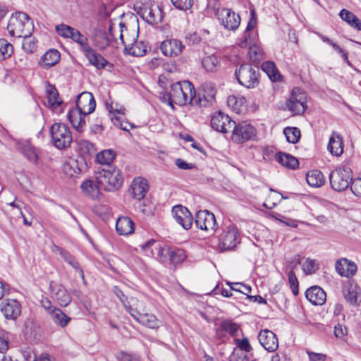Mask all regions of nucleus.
Returning a JSON list of instances; mask_svg holds the SVG:
<instances>
[{
	"instance_id": "1",
	"label": "nucleus",
	"mask_w": 361,
	"mask_h": 361,
	"mask_svg": "<svg viewBox=\"0 0 361 361\" xmlns=\"http://www.w3.org/2000/svg\"><path fill=\"white\" fill-rule=\"evenodd\" d=\"M195 97V88L189 81L177 82L171 85L169 92L163 93L161 99L173 108V104L183 106Z\"/></svg>"
},
{
	"instance_id": "2",
	"label": "nucleus",
	"mask_w": 361,
	"mask_h": 361,
	"mask_svg": "<svg viewBox=\"0 0 361 361\" xmlns=\"http://www.w3.org/2000/svg\"><path fill=\"white\" fill-rule=\"evenodd\" d=\"M95 178L100 188L106 191L118 190L123 184L121 171L114 166H109L108 169L99 167L95 173Z\"/></svg>"
},
{
	"instance_id": "3",
	"label": "nucleus",
	"mask_w": 361,
	"mask_h": 361,
	"mask_svg": "<svg viewBox=\"0 0 361 361\" xmlns=\"http://www.w3.org/2000/svg\"><path fill=\"white\" fill-rule=\"evenodd\" d=\"M7 29L13 37H27L31 35L34 25L27 14L23 12H17L11 17Z\"/></svg>"
},
{
	"instance_id": "4",
	"label": "nucleus",
	"mask_w": 361,
	"mask_h": 361,
	"mask_svg": "<svg viewBox=\"0 0 361 361\" xmlns=\"http://www.w3.org/2000/svg\"><path fill=\"white\" fill-rule=\"evenodd\" d=\"M238 82L247 88H253L259 83V69L248 63L240 65L235 71Z\"/></svg>"
},
{
	"instance_id": "5",
	"label": "nucleus",
	"mask_w": 361,
	"mask_h": 361,
	"mask_svg": "<svg viewBox=\"0 0 361 361\" xmlns=\"http://www.w3.org/2000/svg\"><path fill=\"white\" fill-rule=\"evenodd\" d=\"M149 189L148 182L142 178H135L131 185V194L133 198L139 200L138 207L145 214H152V208L147 205L144 199Z\"/></svg>"
},
{
	"instance_id": "6",
	"label": "nucleus",
	"mask_w": 361,
	"mask_h": 361,
	"mask_svg": "<svg viewBox=\"0 0 361 361\" xmlns=\"http://www.w3.org/2000/svg\"><path fill=\"white\" fill-rule=\"evenodd\" d=\"M50 133L54 145L59 149L69 147L73 140L70 129L63 123L53 124Z\"/></svg>"
},
{
	"instance_id": "7",
	"label": "nucleus",
	"mask_w": 361,
	"mask_h": 361,
	"mask_svg": "<svg viewBox=\"0 0 361 361\" xmlns=\"http://www.w3.org/2000/svg\"><path fill=\"white\" fill-rule=\"evenodd\" d=\"M142 304L137 302L134 307H128V312L142 325L152 329H157L161 322L152 314L145 313L141 310Z\"/></svg>"
},
{
	"instance_id": "8",
	"label": "nucleus",
	"mask_w": 361,
	"mask_h": 361,
	"mask_svg": "<svg viewBox=\"0 0 361 361\" xmlns=\"http://www.w3.org/2000/svg\"><path fill=\"white\" fill-rule=\"evenodd\" d=\"M240 238L238 228L230 225L223 231L219 239V248L221 251L234 249L240 243Z\"/></svg>"
},
{
	"instance_id": "9",
	"label": "nucleus",
	"mask_w": 361,
	"mask_h": 361,
	"mask_svg": "<svg viewBox=\"0 0 361 361\" xmlns=\"http://www.w3.org/2000/svg\"><path fill=\"white\" fill-rule=\"evenodd\" d=\"M232 140L236 143H243L252 140L257 134L256 129L247 121L235 123L233 127Z\"/></svg>"
},
{
	"instance_id": "10",
	"label": "nucleus",
	"mask_w": 361,
	"mask_h": 361,
	"mask_svg": "<svg viewBox=\"0 0 361 361\" xmlns=\"http://www.w3.org/2000/svg\"><path fill=\"white\" fill-rule=\"evenodd\" d=\"M307 95L300 88L295 87L286 102L288 109L295 114H303L307 109Z\"/></svg>"
},
{
	"instance_id": "11",
	"label": "nucleus",
	"mask_w": 361,
	"mask_h": 361,
	"mask_svg": "<svg viewBox=\"0 0 361 361\" xmlns=\"http://www.w3.org/2000/svg\"><path fill=\"white\" fill-rule=\"evenodd\" d=\"M215 15L224 27L228 30L237 29L240 23V18L230 8H217Z\"/></svg>"
},
{
	"instance_id": "12",
	"label": "nucleus",
	"mask_w": 361,
	"mask_h": 361,
	"mask_svg": "<svg viewBox=\"0 0 361 361\" xmlns=\"http://www.w3.org/2000/svg\"><path fill=\"white\" fill-rule=\"evenodd\" d=\"M341 293L345 301L353 306H358V297L361 295V288L355 280L346 279L341 283Z\"/></svg>"
},
{
	"instance_id": "13",
	"label": "nucleus",
	"mask_w": 361,
	"mask_h": 361,
	"mask_svg": "<svg viewBox=\"0 0 361 361\" xmlns=\"http://www.w3.org/2000/svg\"><path fill=\"white\" fill-rule=\"evenodd\" d=\"M140 247L147 255H154V249H155L157 250V257L160 262L165 264L169 261L171 247H161L153 239L141 245Z\"/></svg>"
},
{
	"instance_id": "14",
	"label": "nucleus",
	"mask_w": 361,
	"mask_h": 361,
	"mask_svg": "<svg viewBox=\"0 0 361 361\" xmlns=\"http://www.w3.org/2000/svg\"><path fill=\"white\" fill-rule=\"evenodd\" d=\"M202 90L204 93L202 96L197 97L195 93V97L191 99V105L207 106L212 104L216 92L214 85L212 82H205L202 85Z\"/></svg>"
},
{
	"instance_id": "15",
	"label": "nucleus",
	"mask_w": 361,
	"mask_h": 361,
	"mask_svg": "<svg viewBox=\"0 0 361 361\" xmlns=\"http://www.w3.org/2000/svg\"><path fill=\"white\" fill-rule=\"evenodd\" d=\"M234 125L235 121L221 111L215 113L211 118L212 128L220 133H226L233 128Z\"/></svg>"
},
{
	"instance_id": "16",
	"label": "nucleus",
	"mask_w": 361,
	"mask_h": 361,
	"mask_svg": "<svg viewBox=\"0 0 361 361\" xmlns=\"http://www.w3.org/2000/svg\"><path fill=\"white\" fill-rule=\"evenodd\" d=\"M195 224L201 230L214 232L216 229L215 216L207 210L199 211L196 213Z\"/></svg>"
},
{
	"instance_id": "17",
	"label": "nucleus",
	"mask_w": 361,
	"mask_h": 361,
	"mask_svg": "<svg viewBox=\"0 0 361 361\" xmlns=\"http://www.w3.org/2000/svg\"><path fill=\"white\" fill-rule=\"evenodd\" d=\"M96 106V102L93 94L89 92H83L80 94L76 99V108L87 116L92 113Z\"/></svg>"
},
{
	"instance_id": "18",
	"label": "nucleus",
	"mask_w": 361,
	"mask_h": 361,
	"mask_svg": "<svg viewBox=\"0 0 361 361\" xmlns=\"http://www.w3.org/2000/svg\"><path fill=\"white\" fill-rule=\"evenodd\" d=\"M184 48L182 42L177 39H166L160 45L163 54L170 57L180 55Z\"/></svg>"
},
{
	"instance_id": "19",
	"label": "nucleus",
	"mask_w": 361,
	"mask_h": 361,
	"mask_svg": "<svg viewBox=\"0 0 361 361\" xmlns=\"http://www.w3.org/2000/svg\"><path fill=\"white\" fill-rule=\"evenodd\" d=\"M172 214L177 223L185 229H188L192 224V216L190 211L182 205L174 206L172 209Z\"/></svg>"
},
{
	"instance_id": "20",
	"label": "nucleus",
	"mask_w": 361,
	"mask_h": 361,
	"mask_svg": "<svg viewBox=\"0 0 361 361\" xmlns=\"http://www.w3.org/2000/svg\"><path fill=\"white\" fill-rule=\"evenodd\" d=\"M260 344L269 352H275L279 348L276 335L270 330H262L258 335Z\"/></svg>"
},
{
	"instance_id": "21",
	"label": "nucleus",
	"mask_w": 361,
	"mask_h": 361,
	"mask_svg": "<svg viewBox=\"0 0 361 361\" xmlns=\"http://www.w3.org/2000/svg\"><path fill=\"white\" fill-rule=\"evenodd\" d=\"M250 14L251 17L247 23L246 30L242 37V39H240L238 42V45L241 48H249L252 45L257 44L255 35L250 32V31L255 27L257 22L255 16V11L252 10Z\"/></svg>"
},
{
	"instance_id": "22",
	"label": "nucleus",
	"mask_w": 361,
	"mask_h": 361,
	"mask_svg": "<svg viewBox=\"0 0 361 361\" xmlns=\"http://www.w3.org/2000/svg\"><path fill=\"white\" fill-rule=\"evenodd\" d=\"M49 288L53 297L61 306H67L71 302V297L61 284L51 281Z\"/></svg>"
},
{
	"instance_id": "23",
	"label": "nucleus",
	"mask_w": 361,
	"mask_h": 361,
	"mask_svg": "<svg viewBox=\"0 0 361 361\" xmlns=\"http://www.w3.org/2000/svg\"><path fill=\"white\" fill-rule=\"evenodd\" d=\"M1 311L6 319L14 320L20 315L21 307L16 300H5L1 302Z\"/></svg>"
},
{
	"instance_id": "24",
	"label": "nucleus",
	"mask_w": 361,
	"mask_h": 361,
	"mask_svg": "<svg viewBox=\"0 0 361 361\" xmlns=\"http://www.w3.org/2000/svg\"><path fill=\"white\" fill-rule=\"evenodd\" d=\"M83 53L90 63L97 69H102L106 66H110V67H112V64H110L100 54L97 53L91 47L87 49H85Z\"/></svg>"
},
{
	"instance_id": "25",
	"label": "nucleus",
	"mask_w": 361,
	"mask_h": 361,
	"mask_svg": "<svg viewBox=\"0 0 361 361\" xmlns=\"http://www.w3.org/2000/svg\"><path fill=\"white\" fill-rule=\"evenodd\" d=\"M306 298L314 305H322L326 301V293L319 286H312L305 292Z\"/></svg>"
},
{
	"instance_id": "26",
	"label": "nucleus",
	"mask_w": 361,
	"mask_h": 361,
	"mask_svg": "<svg viewBox=\"0 0 361 361\" xmlns=\"http://www.w3.org/2000/svg\"><path fill=\"white\" fill-rule=\"evenodd\" d=\"M357 270V264L347 258L340 259V276H345L348 279L353 277Z\"/></svg>"
},
{
	"instance_id": "27",
	"label": "nucleus",
	"mask_w": 361,
	"mask_h": 361,
	"mask_svg": "<svg viewBox=\"0 0 361 361\" xmlns=\"http://www.w3.org/2000/svg\"><path fill=\"white\" fill-rule=\"evenodd\" d=\"M142 16L149 24H158L162 20V12L159 6L145 8Z\"/></svg>"
},
{
	"instance_id": "28",
	"label": "nucleus",
	"mask_w": 361,
	"mask_h": 361,
	"mask_svg": "<svg viewBox=\"0 0 361 361\" xmlns=\"http://www.w3.org/2000/svg\"><path fill=\"white\" fill-rule=\"evenodd\" d=\"M85 116L77 108L70 110L68 114L73 127L78 132H82V128L85 125Z\"/></svg>"
},
{
	"instance_id": "29",
	"label": "nucleus",
	"mask_w": 361,
	"mask_h": 361,
	"mask_svg": "<svg viewBox=\"0 0 361 361\" xmlns=\"http://www.w3.org/2000/svg\"><path fill=\"white\" fill-rule=\"evenodd\" d=\"M60 60V53L56 49L47 51L40 59L39 64L44 68L55 66Z\"/></svg>"
},
{
	"instance_id": "30",
	"label": "nucleus",
	"mask_w": 361,
	"mask_h": 361,
	"mask_svg": "<svg viewBox=\"0 0 361 361\" xmlns=\"http://www.w3.org/2000/svg\"><path fill=\"white\" fill-rule=\"evenodd\" d=\"M116 229L119 235L131 234L134 231V223L129 217H120L116 221Z\"/></svg>"
},
{
	"instance_id": "31",
	"label": "nucleus",
	"mask_w": 361,
	"mask_h": 361,
	"mask_svg": "<svg viewBox=\"0 0 361 361\" xmlns=\"http://www.w3.org/2000/svg\"><path fill=\"white\" fill-rule=\"evenodd\" d=\"M340 18L351 27L361 31V20L353 13L342 9L340 11Z\"/></svg>"
},
{
	"instance_id": "32",
	"label": "nucleus",
	"mask_w": 361,
	"mask_h": 361,
	"mask_svg": "<svg viewBox=\"0 0 361 361\" xmlns=\"http://www.w3.org/2000/svg\"><path fill=\"white\" fill-rule=\"evenodd\" d=\"M276 160L282 166L291 169H295L299 164L295 157L284 152L276 153Z\"/></svg>"
},
{
	"instance_id": "33",
	"label": "nucleus",
	"mask_w": 361,
	"mask_h": 361,
	"mask_svg": "<svg viewBox=\"0 0 361 361\" xmlns=\"http://www.w3.org/2000/svg\"><path fill=\"white\" fill-rule=\"evenodd\" d=\"M306 180L309 185L314 188L321 187L325 183L324 175L319 170L309 171L306 175Z\"/></svg>"
},
{
	"instance_id": "34",
	"label": "nucleus",
	"mask_w": 361,
	"mask_h": 361,
	"mask_svg": "<svg viewBox=\"0 0 361 361\" xmlns=\"http://www.w3.org/2000/svg\"><path fill=\"white\" fill-rule=\"evenodd\" d=\"M78 147L81 155L85 159H90L97 152L94 145L86 140H80L78 142Z\"/></svg>"
},
{
	"instance_id": "35",
	"label": "nucleus",
	"mask_w": 361,
	"mask_h": 361,
	"mask_svg": "<svg viewBox=\"0 0 361 361\" xmlns=\"http://www.w3.org/2000/svg\"><path fill=\"white\" fill-rule=\"evenodd\" d=\"M80 188L82 190L90 197L93 199L99 197L100 194L99 188H101L98 183H95L93 180H87L84 181Z\"/></svg>"
},
{
	"instance_id": "36",
	"label": "nucleus",
	"mask_w": 361,
	"mask_h": 361,
	"mask_svg": "<svg viewBox=\"0 0 361 361\" xmlns=\"http://www.w3.org/2000/svg\"><path fill=\"white\" fill-rule=\"evenodd\" d=\"M50 315L53 322L62 328L66 326L71 319L61 310L56 307L50 312Z\"/></svg>"
},
{
	"instance_id": "37",
	"label": "nucleus",
	"mask_w": 361,
	"mask_h": 361,
	"mask_svg": "<svg viewBox=\"0 0 361 361\" xmlns=\"http://www.w3.org/2000/svg\"><path fill=\"white\" fill-rule=\"evenodd\" d=\"M116 153L111 149L102 150L96 155L97 161L103 166L104 168L108 169L109 166H111L110 164L115 159Z\"/></svg>"
},
{
	"instance_id": "38",
	"label": "nucleus",
	"mask_w": 361,
	"mask_h": 361,
	"mask_svg": "<svg viewBox=\"0 0 361 361\" xmlns=\"http://www.w3.org/2000/svg\"><path fill=\"white\" fill-rule=\"evenodd\" d=\"M94 45L100 50L105 49L110 44V39L106 32L98 31L93 38Z\"/></svg>"
},
{
	"instance_id": "39",
	"label": "nucleus",
	"mask_w": 361,
	"mask_h": 361,
	"mask_svg": "<svg viewBox=\"0 0 361 361\" xmlns=\"http://www.w3.org/2000/svg\"><path fill=\"white\" fill-rule=\"evenodd\" d=\"M48 104L50 106L56 108L61 104L59 98V93L56 87L53 85H49L46 90Z\"/></svg>"
},
{
	"instance_id": "40",
	"label": "nucleus",
	"mask_w": 361,
	"mask_h": 361,
	"mask_svg": "<svg viewBox=\"0 0 361 361\" xmlns=\"http://www.w3.org/2000/svg\"><path fill=\"white\" fill-rule=\"evenodd\" d=\"M262 69L267 74L269 78L274 81L277 80L280 76L275 63L272 61H267L264 62L262 64Z\"/></svg>"
},
{
	"instance_id": "41",
	"label": "nucleus",
	"mask_w": 361,
	"mask_h": 361,
	"mask_svg": "<svg viewBox=\"0 0 361 361\" xmlns=\"http://www.w3.org/2000/svg\"><path fill=\"white\" fill-rule=\"evenodd\" d=\"M286 140L293 144L298 142L300 137V130L296 127H286L283 130Z\"/></svg>"
},
{
	"instance_id": "42",
	"label": "nucleus",
	"mask_w": 361,
	"mask_h": 361,
	"mask_svg": "<svg viewBox=\"0 0 361 361\" xmlns=\"http://www.w3.org/2000/svg\"><path fill=\"white\" fill-rule=\"evenodd\" d=\"M13 52V45L5 39H0V61L9 58Z\"/></svg>"
},
{
	"instance_id": "43",
	"label": "nucleus",
	"mask_w": 361,
	"mask_h": 361,
	"mask_svg": "<svg viewBox=\"0 0 361 361\" xmlns=\"http://www.w3.org/2000/svg\"><path fill=\"white\" fill-rule=\"evenodd\" d=\"M353 181V172L350 167L344 166L343 167L342 177L340 180V191L345 190L349 183Z\"/></svg>"
},
{
	"instance_id": "44",
	"label": "nucleus",
	"mask_w": 361,
	"mask_h": 361,
	"mask_svg": "<svg viewBox=\"0 0 361 361\" xmlns=\"http://www.w3.org/2000/svg\"><path fill=\"white\" fill-rule=\"evenodd\" d=\"M219 63L217 56L214 54L204 56L202 61V66L207 71H214Z\"/></svg>"
},
{
	"instance_id": "45",
	"label": "nucleus",
	"mask_w": 361,
	"mask_h": 361,
	"mask_svg": "<svg viewBox=\"0 0 361 361\" xmlns=\"http://www.w3.org/2000/svg\"><path fill=\"white\" fill-rule=\"evenodd\" d=\"M71 39H72L75 42L78 43L80 46V49L82 52H84L85 49H87L90 47L88 44L87 38L75 28L73 30V35L71 36Z\"/></svg>"
},
{
	"instance_id": "46",
	"label": "nucleus",
	"mask_w": 361,
	"mask_h": 361,
	"mask_svg": "<svg viewBox=\"0 0 361 361\" xmlns=\"http://www.w3.org/2000/svg\"><path fill=\"white\" fill-rule=\"evenodd\" d=\"M23 37V42L22 47L23 50L28 54L35 52L37 48V41L34 37H31V35Z\"/></svg>"
},
{
	"instance_id": "47",
	"label": "nucleus",
	"mask_w": 361,
	"mask_h": 361,
	"mask_svg": "<svg viewBox=\"0 0 361 361\" xmlns=\"http://www.w3.org/2000/svg\"><path fill=\"white\" fill-rule=\"evenodd\" d=\"M185 258V252L181 249H171L170 250V255L169 261L173 265H176L181 263Z\"/></svg>"
},
{
	"instance_id": "48",
	"label": "nucleus",
	"mask_w": 361,
	"mask_h": 361,
	"mask_svg": "<svg viewBox=\"0 0 361 361\" xmlns=\"http://www.w3.org/2000/svg\"><path fill=\"white\" fill-rule=\"evenodd\" d=\"M220 325L221 330H224V332H226L232 336H235L239 329L238 324L229 319L223 320L220 323Z\"/></svg>"
},
{
	"instance_id": "49",
	"label": "nucleus",
	"mask_w": 361,
	"mask_h": 361,
	"mask_svg": "<svg viewBox=\"0 0 361 361\" xmlns=\"http://www.w3.org/2000/svg\"><path fill=\"white\" fill-rule=\"evenodd\" d=\"M319 268V265L315 259L307 258L302 264V269L306 274H312Z\"/></svg>"
},
{
	"instance_id": "50",
	"label": "nucleus",
	"mask_w": 361,
	"mask_h": 361,
	"mask_svg": "<svg viewBox=\"0 0 361 361\" xmlns=\"http://www.w3.org/2000/svg\"><path fill=\"white\" fill-rule=\"evenodd\" d=\"M147 47L142 42H137L130 48V54L135 56H142L147 53Z\"/></svg>"
},
{
	"instance_id": "51",
	"label": "nucleus",
	"mask_w": 361,
	"mask_h": 361,
	"mask_svg": "<svg viewBox=\"0 0 361 361\" xmlns=\"http://www.w3.org/2000/svg\"><path fill=\"white\" fill-rule=\"evenodd\" d=\"M114 293L119 298L121 302L123 304L126 309L128 310V307H134L136 304H134V299L132 298L130 302L127 301V296L119 289L117 286H114L113 289Z\"/></svg>"
},
{
	"instance_id": "52",
	"label": "nucleus",
	"mask_w": 361,
	"mask_h": 361,
	"mask_svg": "<svg viewBox=\"0 0 361 361\" xmlns=\"http://www.w3.org/2000/svg\"><path fill=\"white\" fill-rule=\"evenodd\" d=\"M61 255L67 263L72 266L75 269L79 271L81 275L83 276V271L80 268L79 263L76 261L73 256H72L69 252L66 251L61 252Z\"/></svg>"
},
{
	"instance_id": "53",
	"label": "nucleus",
	"mask_w": 361,
	"mask_h": 361,
	"mask_svg": "<svg viewBox=\"0 0 361 361\" xmlns=\"http://www.w3.org/2000/svg\"><path fill=\"white\" fill-rule=\"evenodd\" d=\"M248 49L247 54L253 62H259L262 59V51L257 44L250 47Z\"/></svg>"
},
{
	"instance_id": "54",
	"label": "nucleus",
	"mask_w": 361,
	"mask_h": 361,
	"mask_svg": "<svg viewBox=\"0 0 361 361\" xmlns=\"http://www.w3.org/2000/svg\"><path fill=\"white\" fill-rule=\"evenodd\" d=\"M23 153L27 159L32 163H37L38 160V156L30 144H26L23 148Z\"/></svg>"
},
{
	"instance_id": "55",
	"label": "nucleus",
	"mask_w": 361,
	"mask_h": 361,
	"mask_svg": "<svg viewBox=\"0 0 361 361\" xmlns=\"http://www.w3.org/2000/svg\"><path fill=\"white\" fill-rule=\"evenodd\" d=\"M227 284L230 286L231 290L234 291L240 292L243 294L248 295V293L251 292V287L245 285L242 283H231L228 282Z\"/></svg>"
},
{
	"instance_id": "56",
	"label": "nucleus",
	"mask_w": 361,
	"mask_h": 361,
	"mask_svg": "<svg viewBox=\"0 0 361 361\" xmlns=\"http://www.w3.org/2000/svg\"><path fill=\"white\" fill-rule=\"evenodd\" d=\"M74 28L65 24H61L56 27L57 33L65 38H71Z\"/></svg>"
},
{
	"instance_id": "57",
	"label": "nucleus",
	"mask_w": 361,
	"mask_h": 361,
	"mask_svg": "<svg viewBox=\"0 0 361 361\" xmlns=\"http://www.w3.org/2000/svg\"><path fill=\"white\" fill-rule=\"evenodd\" d=\"M288 282L290 283V286L291 288V290L295 296L298 295V281L296 277L295 274L293 270H291L288 273Z\"/></svg>"
},
{
	"instance_id": "58",
	"label": "nucleus",
	"mask_w": 361,
	"mask_h": 361,
	"mask_svg": "<svg viewBox=\"0 0 361 361\" xmlns=\"http://www.w3.org/2000/svg\"><path fill=\"white\" fill-rule=\"evenodd\" d=\"M173 5L180 10H188L192 6L193 0H171Z\"/></svg>"
},
{
	"instance_id": "59",
	"label": "nucleus",
	"mask_w": 361,
	"mask_h": 361,
	"mask_svg": "<svg viewBox=\"0 0 361 361\" xmlns=\"http://www.w3.org/2000/svg\"><path fill=\"white\" fill-rule=\"evenodd\" d=\"M109 118L111 120L113 124L120 128L121 129L128 131V129L126 127H123V121H121V117L115 116L111 111H109Z\"/></svg>"
},
{
	"instance_id": "60",
	"label": "nucleus",
	"mask_w": 361,
	"mask_h": 361,
	"mask_svg": "<svg viewBox=\"0 0 361 361\" xmlns=\"http://www.w3.org/2000/svg\"><path fill=\"white\" fill-rule=\"evenodd\" d=\"M350 190L355 195L361 196V178L353 179Z\"/></svg>"
},
{
	"instance_id": "61",
	"label": "nucleus",
	"mask_w": 361,
	"mask_h": 361,
	"mask_svg": "<svg viewBox=\"0 0 361 361\" xmlns=\"http://www.w3.org/2000/svg\"><path fill=\"white\" fill-rule=\"evenodd\" d=\"M336 138H338V135L336 132H334L329 138V141L327 145V149L332 155L338 157V153L336 151L334 150L333 147V144L336 142Z\"/></svg>"
},
{
	"instance_id": "62",
	"label": "nucleus",
	"mask_w": 361,
	"mask_h": 361,
	"mask_svg": "<svg viewBox=\"0 0 361 361\" xmlns=\"http://www.w3.org/2000/svg\"><path fill=\"white\" fill-rule=\"evenodd\" d=\"M310 361H324L326 360V355L322 353H317L310 350L307 351Z\"/></svg>"
},
{
	"instance_id": "63",
	"label": "nucleus",
	"mask_w": 361,
	"mask_h": 361,
	"mask_svg": "<svg viewBox=\"0 0 361 361\" xmlns=\"http://www.w3.org/2000/svg\"><path fill=\"white\" fill-rule=\"evenodd\" d=\"M237 343L238 348L248 353L252 350V347L247 338H245L242 340H237Z\"/></svg>"
},
{
	"instance_id": "64",
	"label": "nucleus",
	"mask_w": 361,
	"mask_h": 361,
	"mask_svg": "<svg viewBox=\"0 0 361 361\" xmlns=\"http://www.w3.org/2000/svg\"><path fill=\"white\" fill-rule=\"evenodd\" d=\"M119 359L120 361H140V358L137 355L128 353H121Z\"/></svg>"
}]
</instances>
